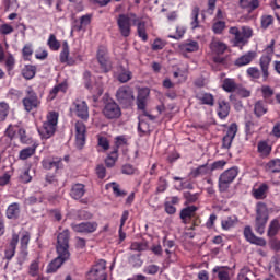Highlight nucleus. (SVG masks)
<instances>
[{
  "mask_svg": "<svg viewBox=\"0 0 280 280\" xmlns=\"http://www.w3.org/2000/svg\"><path fill=\"white\" fill-rule=\"evenodd\" d=\"M74 145L78 150H82L86 145V125L82 121H77L74 125Z\"/></svg>",
  "mask_w": 280,
  "mask_h": 280,
  "instance_id": "obj_9",
  "label": "nucleus"
},
{
  "mask_svg": "<svg viewBox=\"0 0 280 280\" xmlns=\"http://www.w3.org/2000/svg\"><path fill=\"white\" fill-rule=\"evenodd\" d=\"M84 60V57L78 52L70 56L69 43L63 42L62 49L60 52V62L68 65L69 67H74V65H80Z\"/></svg>",
  "mask_w": 280,
  "mask_h": 280,
  "instance_id": "obj_5",
  "label": "nucleus"
},
{
  "mask_svg": "<svg viewBox=\"0 0 280 280\" xmlns=\"http://www.w3.org/2000/svg\"><path fill=\"white\" fill-rule=\"evenodd\" d=\"M268 191H270V186L262 183L258 187L252 189V196L255 200H266V198H268Z\"/></svg>",
  "mask_w": 280,
  "mask_h": 280,
  "instance_id": "obj_21",
  "label": "nucleus"
},
{
  "mask_svg": "<svg viewBox=\"0 0 280 280\" xmlns=\"http://www.w3.org/2000/svg\"><path fill=\"white\" fill-rule=\"evenodd\" d=\"M58 113L49 112L44 121L43 126L38 128L39 136L42 139H51L56 135V129L58 128Z\"/></svg>",
  "mask_w": 280,
  "mask_h": 280,
  "instance_id": "obj_1",
  "label": "nucleus"
},
{
  "mask_svg": "<svg viewBox=\"0 0 280 280\" xmlns=\"http://www.w3.org/2000/svg\"><path fill=\"white\" fill-rule=\"evenodd\" d=\"M212 272L217 275L219 280H231V269L229 267L215 266Z\"/></svg>",
  "mask_w": 280,
  "mask_h": 280,
  "instance_id": "obj_28",
  "label": "nucleus"
},
{
  "mask_svg": "<svg viewBox=\"0 0 280 280\" xmlns=\"http://www.w3.org/2000/svg\"><path fill=\"white\" fill-rule=\"evenodd\" d=\"M73 113L83 121L89 120V105L84 101L77 100L73 103Z\"/></svg>",
  "mask_w": 280,
  "mask_h": 280,
  "instance_id": "obj_14",
  "label": "nucleus"
},
{
  "mask_svg": "<svg viewBox=\"0 0 280 280\" xmlns=\"http://www.w3.org/2000/svg\"><path fill=\"white\" fill-rule=\"evenodd\" d=\"M137 25V32L139 38L143 40V43L148 42V33L145 32V22H141L138 19V22L136 23Z\"/></svg>",
  "mask_w": 280,
  "mask_h": 280,
  "instance_id": "obj_46",
  "label": "nucleus"
},
{
  "mask_svg": "<svg viewBox=\"0 0 280 280\" xmlns=\"http://www.w3.org/2000/svg\"><path fill=\"white\" fill-rule=\"evenodd\" d=\"M231 114V104L229 102L221 100L218 101L217 115L219 119H226Z\"/></svg>",
  "mask_w": 280,
  "mask_h": 280,
  "instance_id": "obj_22",
  "label": "nucleus"
},
{
  "mask_svg": "<svg viewBox=\"0 0 280 280\" xmlns=\"http://www.w3.org/2000/svg\"><path fill=\"white\" fill-rule=\"evenodd\" d=\"M30 232L24 231L21 233L20 244H21V250L24 255H27V246L30 244Z\"/></svg>",
  "mask_w": 280,
  "mask_h": 280,
  "instance_id": "obj_41",
  "label": "nucleus"
},
{
  "mask_svg": "<svg viewBox=\"0 0 280 280\" xmlns=\"http://www.w3.org/2000/svg\"><path fill=\"white\" fill-rule=\"evenodd\" d=\"M16 65V60L14 59V56L9 55L5 59V68L10 75V72L14 70V66Z\"/></svg>",
  "mask_w": 280,
  "mask_h": 280,
  "instance_id": "obj_59",
  "label": "nucleus"
},
{
  "mask_svg": "<svg viewBox=\"0 0 280 280\" xmlns=\"http://www.w3.org/2000/svg\"><path fill=\"white\" fill-rule=\"evenodd\" d=\"M229 34L234 36L235 45H246V43H248V39L253 38V28H250V26H232L229 30Z\"/></svg>",
  "mask_w": 280,
  "mask_h": 280,
  "instance_id": "obj_4",
  "label": "nucleus"
},
{
  "mask_svg": "<svg viewBox=\"0 0 280 280\" xmlns=\"http://www.w3.org/2000/svg\"><path fill=\"white\" fill-rule=\"evenodd\" d=\"M161 270V267L158 265H149L143 268L145 275H156Z\"/></svg>",
  "mask_w": 280,
  "mask_h": 280,
  "instance_id": "obj_64",
  "label": "nucleus"
},
{
  "mask_svg": "<svg viewBox=\"0 0 280 280\" xmlns=\"http://www.w3.org/2000/svg\"><path fill=\"white\" fill-rule=\"evenodd\" d=\"M58 257H56L47 268V272H56L65 261H69V258L71 257V254H63V253H57Z\"/></svg>",
  "mask_w": 280,
  "mask_h": 280,
  "instance_id": "obj_18",
  "label": "nucleus"
},
{
  "mask_svg": "<svg viewBox=\"0 0 280 280\" xmlns=\"http://www.w3.org/2000/svg\"><path fill=\"white\" fill-rule=\"evenodd\" d=\"M198 16H200V8L195 7L192 8L191 14H190V27L191 30H198L200 27V21H198Z\"/></svg>",
  "mask_w": 280,
  "mask_h": 280,
  "instance_id": "obj_38",
  "label": "nucleus"
},
{
  "mask_svg": "<svg viewBox=\"0 0 280 280\" xmlns=\"http://www.w3.org/2000/svg\"><path fill=\"white\" fill-rule=\"evenodd\" d=\"M226 30V22L223 20H214L212 24V32L214 34H222Z\"/></svg>",
  "mask_w": 280,
  "mask_h": 280,
  "instance_id": "obj_48",
  "label": "nucleus"
},
{
  "mask_svg": "<svg viewBox=\"0 0 280 280\" xmlns=\"http://www.w3.org/2000/svg\"><path fill=\"white\" fill-rule=\"evenodd\" d=\"M279 231H280V223H279V221L277 219H273L269 223L267 235L269 237H275V235H277V233H279Z\"/></svg>",
  "mask_w": 280,
  "mask_h": 280,
  "instance_id": "obj_47",
  "label": "nucleus"
},
{
  "mask_svg": "<svg viewBox=\"0 0 280 280\" xmlns=\"http://www.w3.org/2000/svg\"><path fill=\"white\" fill-rule=\"evenodd\" d=\"M97 222H82L71 224V229L75 233H95V231H97Z\"/></svg>",
  "mask_w": 280,
  "mask_h": 280,
  "instance_id": "obj_15",
  "label": "nucleus"
},
{
  "mask_svg": "<svg viewBox=\"0 0 280 280\" xmlns=\"http://www.w3.org/2000/svg\"><path fill=\"white\" fill-rule=\"evenodd\" d=\"M238 85L235 82V79L226 78L223 80L222 89L225 93H235Z\"/></svg>",
  "mask_w": 280,
  "mask_h": 280,
  "instance_id": "obj_35",
  "label": "nucleus"
},
{
  "mask_svg": "<svg viewBox=\"0 0 280 280\" xmlns=\"http://www.w3.org/2000/svg\"><path fill=\"white\" fill-rule=\"evenodd\" d=\"M22 75L25 80H32L36 75V66L33 65H26L22 69Z\"/></svg>",
  "mask_w": 280,
  "mask_h": 280,
  "instance_id": "obj_39",
  "label": "nucleus"
},
{
  "mask_svg": "<svg viewBox=\"0 0 280 280\" xmlns=\"http://www.w3.org/2000/svg\"><path fill=\"white\" fill-rule=\"evenodd\" d=\"M268 207L264 202L256 205V219L254 229L258 235L266 233V224H268Z\"/></svg>",
  "mask_w": 280,
  "mask_h": 280,
  "instance_id": "obj_3",
  "label": "nucleus"
},
{
  "mask_svg": "<svg viewBox=\"0 0 280 280\" xmlns=\"http://www.w3.org/2000/svg\"><path fill=\"white\" fill-rule=\"evenodd\" d=\"M18 135L20 137V143H23L24 145H30V143H32V138L27 136V132L25 131V129L20 128L18 131Z\"/></svg>",
  "mask_w": 280,
  "mask_h": 280,
  "instance_id": "obj_56",
  "label": "nucleus"
},
{
  "mask_svg": "<svg viewBox=\"0 0 280 280\" xmlns=\"http://www.w3.org/2000/svg\"><path fill=\"white\" fill-rule=\"evenodd\" d=\"M255 277V273L248 268H243L237 275L238 280H250Z\"/></svg>",
  "mask_w": 280,
  "mask_h": 280,
  "instance_id": "obj_55",
  "label": "nucleus"
},
{
  "mask_svg": "<svg viewBox=\"0 0 280 280\" xmlns=\"http://www.w3.org/2000/svg\"><path fill=\"white\" fill-rule=\"evenodd\" d=\"M266 171L271 174H279L280 172V159H275L266 164Z\"/></svg>",
  "mask_w": 280,
  "mask_h": 280,
  "instance_id": "obj_42",
  "label": "nucleus"
},
{
  "mask_svg": "<svg viewBox=\"0 0 280 280\" xmlns=\"http://www.w3.org/2000/svg\"><path fill=\"white\" fill-rule=\"evenodd\" d=\"M97 143L100 148H103V150H108L110 148V142H108V138L104 136H97Z\"/></svg>",
  "mask_w": 280,
  "mask_h": 280,
  "instance_id": "obj_63",
  "label": "nucleus"
},
{
  "mask_svg": "<svg viewBox=\"0 0 280 280\" xmlns=\"http://www.w3.org/2000/svg\"><path fill=\"white\" fill-rule=\"evenodd\" d=\"M240 5L253 12V10L259 8V0H240Z\"/></svg>",
  "mask_w": 280,
  "mask_h": 280,
  "instance_id": "obj_43",
  "label": "nucleus"
},
{
  "mask_svg": "<svg viewBox=\"0 0 280 280\" xmlns=\"http://www.w3.org/2000/svg\"><path fill=\"white\" fill-rule=\"evenodd\" d=\"M261 94L264 100H270V97L275 95V90H272V88H270L269 85H262Z\"/></svg>",
  "mask_w": 280,
  "mask_h": 280,
  "instance_id": "obj_61",
  "label": "nucleus"
},
{
  "mask_svg": "<svg viewBox=\"0 0 280 280\" xmlns=\"http://www.w3.org/2000/svg\"><path fill=\"white\" fill-rule=\"evenodd\" d=\"M22 104L26 113H32V110H36L40 106V98H38V94L32 88H27L26 96L22 100Z\"/></svg>",
  "mask_w": 280,
  "mask_h": 280,
  "instance_id": "obj_7",
  "label": "nucleus"
},
{
  "mask_svg": "<svg viewBox=\"0 0 280 280\" xmlns=\"http://www.w3.org/2000/svg\"><path fill=\"white\" fill-rule=\"evenodd\" d=\"M45 198L43 197V194L36 192L35 195H32L31 197L25 199V202L27 205H40Z\"/></svg>",
  "mask_w": 280,
  "mask_h": 280,
  "instance_id": "obj_51",
  "label": "nucleus"
},
{
  "mask_svg": "<svg viewBox=\"0 0 280 280\" xmlns=\"http://www.w3.org/2000/svg\"><path fill=\"white\" fill-rule=\"evenodd\" d=\"M38 272H40V265L38 259H35L28 267V275H31V277H38Z\"/></svg>",
  "mask_w": 280,
  "mask_h": 280,
  "instance_id": "obj_53",
  "label": "nucleus"
},
{
  "mask_svg": "<svg viewBox=\"0 0 280 280\" xmlns=\"http://www.w3.org/2000/svg\"><path fill=\"white\" fill-rule=\"evenodd\" d=\"M116 78L118 82L126 84V82H130V80H132V72L124 67H119L116 72Z\"/></svg>",
  "mask_w": 280,
  "mask_h": 280,
  "instance_id": "obj_29",
  "label": "nucleus"
},
{
  "mask_svg": "<svg viewBox=\"0 0 280 280\" xmlns=\"http://www.w3.org/2000/svg\"><path fill=\"white\" fill-rule=\"evenodd\" d=\"M47 45H48L49 49H51V51H58V49H60V43L56 38V35H54V34L49 35V38L47 40Z\"/></svg>",
  "mask_w": 280,
  "mask_h": 280,
  "instance_id": "obj_52",
  "label": "nucleus"
},
{
  "mask_svg": "<svg viewBox=\"0 0 280 280\" xmlns=\"http://www.w3.org/2000/svg\"><path fill=\"white\" fill-rule=\"evenodd\" d=\"M199 196L200 195L198 192H195V194H191L190 191L184 192V198L186 200V203H188V205L196 202L198 200Z\"/></svg>",
  "mask_w": 280,
  "mask_h": 280,
  "instance_id": "obj_62",
  "label": "nucleus"
},
{
  "mask_svg": "<svg viewBox=\"0 0 280 280\" xmlns=\"http://www.w3.org/2000/svg\"><path fill=\"white\" fill-rule=\"evenodd\" d=\"M150 95V90L142 89L139 91L138 98H137V106L140 110H145V101Z\"/></svg>",
  "mask_w": 280,
  "mask_h": 280,
  "instance_id": "obj_33",
  "label": "nucleus"
},
{
  "mask_svg": "<svg viewBox=\"0 0 280 280\" xmlns=\"http://www.w3.org/2000/svg\"><path fill=\"white\" fill-rule=\"evenodd\" d=\"M255 51H248L247 54L238 57L235 61L234 65L235 67H246V65H250L253 60L255 59Z\"/></svg>",
  "mask_w": 280,
  "mask_h": 280,
  "instance_id": "obj_30",
  "label": "nucleus"
},
{
  "mask_svg": "<svg viewBox=\"0 0 280 280\" xmlns=\"http://www.w3.org/2000/svg\"><path fill=\"white\" fill-rule=\"evenodd\" d=\"M138 131L141 137H143V135H148V132H150V125L145 122V120H140L138 124Z\"/></svg>",
  "mask_w": 280,
  "mask_h": 280,
  "instance_id": "obj_60",
  "label": "nucleus"
},
{
  "mask_svg": "<svg viewBox=\"0 0 280 280\" xmlns=\"http://www.w3.org/2000/svg\"><path fill=\"white\" fill-rule=\"evenodd\" d=\"M19 215H21V207L16 202L11 203L7 208V218L9 220H18Z\"/></svg>",
  "mask_w": 280,
  "mask_h": 280,
  "instance_id": "obj_31",
  "label": "nucleus"
},
{
  "mask_svg": "<svg viewBox=\"0 0 280 280\" xmlns=\"http://www.w3.org/2000/svg\"><path fill=\"white\" fill-rule=\"evenodd\" d=\"M196 100L205 106H213L215 104V97L209 92H198L196 94Z\"/></svg>",
  "mask_w": 280,
  "mask_h": 280,
  "instance_id": "obj_24",
  "label": "nucleus"
},
{
  "mask_svg": "<svg viewBox=\"0 0 280 280\" xmlns=\"http://www.w3.org/2000/svg\"><path fill=\"white\" fill-rule=\"evenodd\" d=\"M69 240H71V233L69 230H63L61 233H59L57 236L56 252L71 255L69 252Z\"/></svg>",
  "mask_w": 280,
  "mask_h": 280,
  "instance_id": "obj_11",
  "label": "nucleus"
},
{
  "mask_svg": "<svg viewBox=\"0 0 280 280\" xmlns=\"http://www.w3.org/2000/svg\"><path fill=\"white\" fill-rule=\"evenodd\" d=\"M96 58L103 73H108L113 69V62L110 61V57H108V49L106 47L101 46L98 48Z\"/></svg>",
  "mask_w": 280,
  "mask_h": 280,
  "instance_id": "obj_10",
  "label": "nucleus"
},
{
  "mask_svg": "<svg viewBox=\"0 0 280 280\" xmlns=\"http://www.w3.org/2000/svg\"><path fill=\"white\" fill-rule=\"evenodd\" d=\"M86 194L84 184H74L70 189V196L73 200H80Z\"/></svg>",
  "mask_w": 280,
  "mask_h": 280,
  "instance_id": "obj_27",
  "label": "nucleus"
},
{
  "mask_svg": "<svg viewBox=\"0 0 280 280\" xmlns=\"http://www.w3.org/2000/svg\"><path fill=\"white\" fill-rule=\"evenodd\" d=\"M237 224L236 217H229L221 222V226L224 231H229V229H233Z\"/></svg>",
  "mask_w": 280,
  "mask_h": 280,
  "instance_id": "obj_49",
  "label": "nucleus"
},
{
  "mask_svg": "<svg viewBox=\"0 0 280 280\" xmlns=\"http://www.w3.org/2000/svg\"><path fill=\"white\" fill-rule=\"evenodd\" d=\"M198 211V207L188 206L180 211V219L187 220V218H191Z\"/></svg>",
  "mask_w": 280,
  "mask_h": 280,
  "instance_id": "obj_45",
  "label": "nucleus"
},
{
  "mask_svg": "<svg viewBox=\"0 0 280 280\" xmlns=\"http://www.w3.org/2000/svg\"><path fill=\"white\" fill-rule=\"evenodd\" d=\"M67 83H59L58 85H56L54 89L50 90L48 98L49 100H56V95H58V93H67Z\"/></svg>",
  "mask_w": 280,
  "mask_h": 280,
  "instance_id": "obj_40",
  "label": "nucleus"
},
{
  "mask_svg": "<svg viewBox=\"0 0 280 280\" xmlns=\"http://www.w3.org/2000/svg\"><path fill=\"white\" fill-rule=\"evenodd\" d=\"M118 155H117V149L114 150L105 160V165L107 167H113L115 163L117 162Z\"/></svg>",
  "mask_w": 280,
  "mask_h": 280,
  "instance_id": "obj_58",
  "label": "nucleus"
},
{
  "mask_svg": "<svg viewBox=\"0 0 280 280\" xmlns=\"http://www.w3.org/2000/svg\"><path fill=\"white\" fill-rule=\"evenodd\" d=\"M237 174H240V170L235 166L223 172L219 177L220 191H226L231 183L237 178Z\"/></svg>",
  "mask_w": 280,
  "mask_h": 280,
  "instance_id": "obj_6",
  "label": "nucleus"
},
{
  "mask_svg": "<svg viewBox=\"0 0 280 280\" xmlns=\"http://www.w3.org/2000/svg\"><path fill=\"white\" fill-rule=\"evenodd\" d=\"M103 115L106 119H119L121 117V107L115 102H107L103 108Z\"/></svg>",
  "mask_w": 280,
  "mask_h": 280,
  "instance_id": "obj_13",
  "label": "nucleus"
},
{
  "mask_svg": "<svg viewBox=\"0 0 280 280\" xmlns=\"http://www.w3.org/2000/svg\"><path fill=\"white\" fill-rule=\"evenodd\" d=\"M106 277V261L98 260L91 270L88 272L86 278L89 280H101Z\"/></svg>",
  "mask_w": 280,
  "mask_h": 280,
  "instance_id": "obj_12",
  "label": "nucleus"
},
{
  "mask_svg": "<svg viewBox=\"0 0 280 280\" xmlns=\"http://www.w3.org/2000/svg\"><path fill=\"white\" fill-rule=\"evenodd\" d=\"M42 165L44 170H61L62 167V159L60 158H52V159H45L42 161Z\"/></svg>",
  "mask_w": 280,
  "mask_h": 280,
  "instance_id": "obj_25",
  "label": "nucleus"
},
{
  "mask_svg": "<svg viewBox=\"0 0 280 280\" xmlns=\"http://www.w3.org/2000/svg\"><path fill=\"white\" fill-rule=\"evenodd\" d=\"M182 49L191 54L194 51H198L200 49V45L196 40H189L183 44Z\"/></svg>",
  "mask_w": 280,
  "mask_h": 280,
  "instance_id": "obj_44",
  "label": "nucleus"
},
{
  "mask_svg": "<svg viewBox=\"0 0 280 280\" xmlns=\"http://www.w3.org/2000/svg\"><path fill=\"white\" fill-rule=\"evenodd\" d=\"M116 23L118 25L119 33L124 38L130 36L132 25L139 23V18L135 13L119 14Z\"/></svg>",
  "mask_w": 280,
  "mask_h": 280,
  "instance_id": "obj_2",
  "label": "nucleus"
},
{
  "mask_svg": "<svg viewBox=\"0 0 280 280\" xmlns=\"http://www.w3.org/2000/svg\"><path fill=\"white\" fill-rule=\"evenodd\" d=\"M270 62H272V59L269 56H261L260 57V69L262 71V80L264 82L268 81V78L270 75V72H268V69H270Z\"/></svg>",
  "mask_w": 280,
  "mask_h": 280,
  "instance_id": "obj_26",
  "label": "nucleus"
},
{
  "mask_svg": "<svg viewBox=\"0 0 280 280\" xmlns=\"http://www.w3.org/2000/svg\"><path fill=\"white\" fill-rule=\"evenodd\" d=\"M258 154L262 159H266V156H270V152H272V147L268 144V141H260L257 145Z\"/></svg>",
  "mask_w": 280,
  "mask_h": 280,
  "instance_id": "obj_34",
  "label": "nucleus"
},
{
  "mask_svg": "<svg viewBox=\"0 0 280 280\" xmlns=\"http://www.w3.org/2000/svg\"><path fill=\"white\" fill-rule=\"evenodd\" d=\"M10 115V105L5 102H0V121H5Z\"/></svg>",
  "mask_w": 280,
  "mask_h": 280,
  "instance_id": "obj_50",
  "label": "nucleus"
},
{
  "mask_svg": "<svg viewBox=\"0 0 280 280\" xmlns=\"http://www.w3.org/2000/svg\"><path fill=\"white\" fill-rule=\"evenodd\" d=\"M16 246H19V234L16 232H13L9 247L4 252V259H8V261H10L12 257L16 255Z\"/></svg>",
  "mask_w": 280,
  "mask_h": 280,
  "instance_id": "obj_20",
  "label": "nucleus"
},
{
  "mask_svg": "<svg viewBox=\"0 0 280 280\" xmlns=\"http://www.w3.org/2000/svg\"><path fill=\"white\" fill-rule=\"evenodd\" d=\"M192 178H198L200 176H207V174H211V167L209 164L200 165L199 167L191 171Z\"/></svg>",
  "mask_w": 280,
  "mask_h": 280,
  "instance_id": "obj_36",
  "label": "nucleus"
},
{
  "mask_svg": "<svg viewBox=\"0 0 280 280\" xmlns=\"http://www.w3.org/2000/svg\"><path fill=\"white\" fill-rule=\"evenodd\" d=\"M91 19H93V15L85 14L80 18V20H74L72 23V31L73 32H86V27L91 25Z\"/></svg>",
  "mask_w": 280,
  "mask_h": 280,
  "instance_id": "obj_17",
  "label": "nucleus"
},
{
  "mask_svg": "<svg viewBox=\"0 0 280 280\" xmlns=\"http://www.w3.org/2000/svg\"><path fill=\"white\" fill-rule=\"evenodd\" d=\"M36 148L37 145L34 144L32 147L24 148L19 153V160L20 161H27V159H32L36 154Z\"/></svg>",
  "mask_w": 280,
  "mask_h": 280,
  "instance_id": "obj_32",
  "label": "nucleus"
},
{
  "mask_svg": "<svg viewBox=\"0 0 280 280\" xmlns=\"http://www.w3.org/2000/svg\"><path fill=\"white\" fill-rule=\"evenodd\" d=\"M116 100L122 106H130L135 102L132 89L128 85H122L116 91Z\"/></svg>",
  "mask_w": 280,
  "mask_h": 280,
  "instance_id": "obj_8",
  "label": "nucleus"
},
{
  "mask_svg": "<svg viewBox=\"0 0 280 280\" xmlns=\"http://www.w3.org/2000/svg\"><path fill=\"white\" fill-rule=\"evenodd\" d=\"M235 135H237V124H232L222 140V148H224V150H229V148H231L233 139H235Z\"/></svg>",
  "mask_w": 280,
  "mask_h": 280,
  "instance_id": "obj_19",
  "label": "nucleus"
},
{
  "mask_svg": "<svg viewBox=\"0 0 280 280\" xmlns=\"http://www.w3.org/2000/svg\"><path fill=\"white\" fill-rule=\"evenodd\" d=\"M131 250H136L137 253H141L143 250H148V242L142 241V242H133L130 245Z\"/></svg>",
  "mask_w": 280,
  "mask_h": 280,
  "instance_id": "obj_54",
  "label": "nucleus"
},
{
  "mask_svg": "<svg viewBox=\"0 0 280 280\" xmlns=\"http://www.w3.org/2000/svg\"><path fill=\"white\" fill-rule=\"evenodd\" d=\"M106 188H107V189H110V188H112L113 191H114V194H115V196H117V197L126 196V191L121 190V189L119 188V184H117V183H115V182L107 184V185H106Z\"/></svg>",
  "mask_w": 280,
  "mask_h": 280,
  "instance_id": "obj_57",
  "label": "nucleus"
},
{
  "mask_svg": "<svg viewBox=\"0 0 280 280\" xmlns=\"http://www.w3.org/2000/svg\"><path fill=\"white\" fill-rule=\"evenodd\" d=\"M243 235L249 244H255V246H266V238L258 237L253 233L250 225H246Z\"/></svg>",
  "mask_w": 280,
  "mask_h": 280,
  "instance_id": "obj_16",
  "label": "nucleus"
},
{
  "mask_svg": "<svg viewBox=\"0 0 280 280\" xmlns=\"http://www.w3.org/2000/svg\"><path fill=\"white\" fill-rule=\"evenodd\" d=\"M254 113L256 117H264L268 113V105H266V102L258 101L254 105Z\"/></svg>",
  "mask_w": 280,
  "mask_h": 280,
  "instance_id": "obj_37",
  "label": "nucleus"
},
{
  "mask_svg": "<svg viewBox=\"0 0 280 280\" xmlns=\"http://www.w3.org/2000/svg\"><path fill=\"white\" fill-rule=\"evenodd\" d=\"M210 51L214 54V56H222V54L226 51V44L218 38H212L210 43Z\"/></svg>",
  "mask_w": 280,
  "mask_h": 280,
  "instance_id": "obj_23",
  "label": "nucleus"
}]
</instances>
